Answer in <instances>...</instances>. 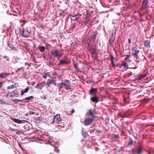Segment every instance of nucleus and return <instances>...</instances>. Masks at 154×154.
Wrapping results in <instances>:
<instances>
[{
    "mask_svg": "<svg viewBox=\"0 0 154 154\" xmlns=\"http://www.w3.org/2000/svg\"><path fill=\"white\" fill-rule=\"evenodd\" d=\"M62 119L60 117V115L58 114L56 115L54 117L52 123L54 124H60L61 121Z\"/></svg>",
    "mask_w": 154,
    "mask_h": 154,
    "instance_id": "nucleus-1",
    "label": "nucleus"
},
{
    "mask_svg": "<svg viewBox=\"0 0 154 154\" xmlns=\"http://www.w3.org/2000/svg\"><path fill=\"white\" fill-rule=\"evenodd\" d=\"M131 50L132 51L131 53V55L133 56L136 59H137L138 58V54L140 52V51L135 48H132Z\"/></svg>",
    "mask_w": 154,
    "mask_h": 154,
    "instance_id": "nucleus-2",
    "label": "nucleus"
},
{
    "mask_svg": "<svg viewBox=\"0 0 154 154\" xmlns=\"http://www.w3.org/2000/svg\"><path fill=\"white\" fill-rule=\"evenodd\" d=\"M51 53L55 57L59 59L62 56L61 53L58 50H54L51 52Z\"/></svg>",
    "mask_w": 154,
    "mask_h": 154,
    "instance_id": "nucleus-3",
    "label": "nucleus"
},
{
    "mask_svg": "<svg viewBox=\"0 0 154 154\" xmlns=\"http://www.w3.org/2000/svg\"><path fill=\"white\" fill-rule=\"evenodd\" d=\"M143 149V146L140 143H138L136 147V149H135V153L139 154L142 152Z\"/></svg>",
    "mask_w": 154,
    "mask_h": 154,
    "instance_id": "nucleus-4",
    "label": "nucleus"
},
{
    "mask_svg": "<svg viewBox=\"0 0 154 154\" xmlns=\"http://www.w3.org/2000/svg\"><path fill=\"white\" fill-rule=\"evenodd\" d=\"M31 32V31L29 29H23L22 31V35L24 37L28 38L29 37Z\"/></svg>",
    "mask_w": 154,
    "mask_h": 154,
    "instance_id": "nucleus-5",
    "label": "nucleus"
},
{
    "mask_svg": "<svg viewBox=\"0 0 154 154\" xmlns=\"http://www.w3.org/2000/svg\"><path fill=\"white\" fill-rule=\"evenodd\" d=\"M93 119L92 118H88L85 119L84 121L85 125L88 126L90 125L92 122Z\"/></svg>",
    "mask_w": 154,
    "mask_h": 154,
    "instance_id": "nucleus-6",
    "label": "nucleus"
},
{
    "mask_svg": "<svg viewBox=\"0 0 154 154\" xmlns=\"http://www.w3.org/2000/svg\"><path fill=\"white\" fill-rule=\"evenodd\" d=\"M148 0H143L142 3V6L143 9H146L149 7L148 5Z\"/></svg>",
    "mask_w": 154,
    "mask_h": 154,
    "instance_id": "nucleus-7",
    "label": "nucleus"
},
{
    "mask_svg": "<svg viewBox=\"0 0 154 154\" xmlns=\"http://www.w3.org/2000/svg\"><path fill=\"white\" fill-rule=\"evenodd\" d=\"M46 83L45 82H43L38 83L37 84V87L36 88L40 89H42L45 85Z\"/></svg>",
    "mask_w": 154,
    "mask_h": 154,
    "instance_id": "nucleus-8",
    "label": "nucleus"
},
{
    "mask_svg": "<svg viewBox=\"0 0 154 154\" xmlns=\"http://www.w3.org/2000/svg\"><path fill=\"white\" fill-rule=\"evenodd\" d=\"M8 47L9 48L8 49L10 51L11 50L13 49L15 51H17V47L16 46H14L11 44L8 43Z\"/></svg>",
    "mask_w": 154,
    "mask_h": 154,
    "instance_id": "nucleus-9",
    "label": "nucleus"
},
{
    "mask_svg": "<svg viewBox=\"0 0 154 154\" xmlns=\"http://www.w3.org/2000/svg\"><path fill=\"white\" fill-rule=\"evenodd\" d=\"M88 51L92 54V57H93L96 52L91 45L88 46Z\"/></svg>",
    "mask_w": 154,
    "mask_h": 154,
    "instance_id": "nucleus-10",
    "label": "nucleus"
},
{
    "mask_svg": "<svg viewBox=\"0 0 154 154\" xmlns=\"http://www.w3.org/2000/svg\"><path fill=\"white\" fill-rule=\"evenodd\" d=\"M97 33V31L96 30H95L92 33V34L91 36L89 37V39H94L96 37V35Z\"/></svg>",
    "mask_w": 154,
    "mask_h": 154,
    "instance_id": "nucleus-11",
    "label": "nucleus"
},
{
    "mask_svg": "<svg viewBox=\"0 0 154 154\" xmlns=\"http://www.w3.org/2000/svg\"><path fill=\"white\" fill-rule=\"evenodd\" d=\"M64 57L65 60H60V61L59 63H58V65H65L67 63V60L66 59V58H67V57L66 56H65Z\"/></svg>",
    "mask_w": 154,
    "mask_h": 154,
    "instance_id": "nucleus-12",
    "label": "nucleus"
},
{
    "mask_svg": "<svg viewBox=\"0 0 154 154\" xmlns=\"http://www.w3.org/2000/svg\"><path fill=\"white\" fill-rule=\"evenodd\" d=\"M97 88H92L91 89L89 90V94L91 95H93L97 93Z\"/></svg>",
    "mask_w": 154,
    "mask_h": 154,
    "instance_id": "nucleus-13",
    "label": "nucleus"
},
{
    "mask_svg": "<svg viewBox=\"0 0 154 154\" xmlns=\"http://www.w3.org/2000/svg\"><path fill=\"white\" fill-rule=\"evenodd\" d=\"M88 115L93 117H95V112L94 110L90 109L88 111Z\"/></svg>",
    "mask_w": 154,
    "mask_h": 154,
    "instance_id": "nucleus-14",
    "label": "nucleus"
},
{
    "mask_svg": "<svg viewBox=\"0 0 154 154\" xmlns=\"http://www.w3.org/2000/svg\"><path fill=\"white\" fill-rule=\"evenodd\" d=\"M115 39V37L113 35H112L111 37L109 39V43L110 47L112 46V44Z\"/></svg>",
    "mask_w": 154,
    "mask_h": 154,
    "instance_id": "nucleus-15",
    "label": "nucleus"
},
{
    "mask_svg": "<svg viewBox=\"0 0 154 154\" xmlns=\"http://www.w3.org/2000/svg\"><path fill=\"white\" fill-rule=\"evenodd\" d=\"M82 16V15L81 14L77 13L76 14H75V18H72L70 17L71 19L72 20H73V21L77 20L79 17Z\"/></svg>",
    "mask_w": 154,
    "mask_h": 154,
    "instance_id": "nucleus-16",
    "label": "nucleus"
},
{
    "mask_svg": "<svg viewBox=\"0 0 154 154\" xmlns=\"http://www.w3.org/2000/svg\"><path fill=\"white\" fill-rule=\"evenodd\" d=\"M46 49H47V47L44 46L39 45L38 46V49L42 52H44Z\"/></svg>",
    "mask_w": 154,
    "mask_h": 154,
    "instance_id": "nucleus-17",
    "label": "nucleus"
},
{
    "mask_svg": "<svg viewBox=\"0 0 154 154\" xmlns=\"http://www.w3.org/2000/svg\"><path fill=\"white\" fill-rule=\"evenodd\" d=\"M29 90V87L27 86L25 90H22L21 91V95H23L25 93H27Z\"/></svg>",
    "mask_w": 154,
    "mask_h": 154,
    "instance_id": "nucleus-18",
    "label": "nucleus"
},
{
    "mask_svg": "<svg viewBox=\"0 0 154 154\" xmlns=\"http://www.w3.org/2000/svg\"><path fill=\"white\" fill-rule=\"evenodd\" d=\"M19 93H20L17 91H13L11 93V96L14 97L15 95H19Z\"/></svg>",
    "mask_w": 154,
    "mask_h": 154,
    "instance_id": "nucleus-19",
    "label": "nucleus"
},
{
    "mask_svg": "<svg viewBox=\"0 0 154 154\" xmlns=\"http://www.w3.org/2000/svg\"><path fill=\"white\" fill-rule=\"evenodd\" d=\"M11 119L14 122L17 123L18 124H20L22 123V121L18 119H14V118H11Z\"/></svg>",
    "mask_w": 154,
    "mask_h": 154,
    "instance_id": "nucleus-20",
    "label": "nucleus"
},
{
    "mask_svg": "<svg viewBox=\"0 0 154 154\" xmlns=\"http://www.w3.org/2000/svg\"><path fill=\"white\" fill-rule=\"evenodd\" d=\"M64 87L66 89H69V88L70 87V85H69L65 82H63Z\"/></svg>",
    "mask_w": 154,
    "mask_h": 154,
    "instance_id": "nucleus-21",
    "label": "nucleus"
},
{
    "mask_svg": "<svg viewBox=\"0 0 154 154\" xmlns=\"http://www.w3.org/2000/svg\"><path fill=\"white\" fill-rule=\"evenodd\" d=\"M110 60L111 61V64H112V67H113L115 66L114 62H113V56H111V55H110Z\"/></svg>",
    "mask_w": 154,
    "mask_h": 154,
    "instance_id": "nucleus-22",
    "label": "nucleus"
},
{
    "mask_svg": "<svg viewBox=\"0 0 154 154\" xmlns=\"http://www.w3.org/2000/svg\"><path fill=\"white\" fill-rule=\"evenodd\" d=\"M57 86H59V91H62V88L64 87L63 85V82L60 83V84H59Z\"/></svg>",
    "mask_w": 154,
    "mask_h": 154,
    "instance_id": "nucleus-23",
    "label": "nucleus"
},
{
    "mask_svg": "<svg viewBox=\"0 0 154 154\" xmlns=\"http://www.w3.org/2000/svg\"><path fill=\"white\" fill-rule=\"evenodd\" d=\"M122 66H123L124 67L127 69L128 68V65L127 64V63L126 62H123L121 64V66H119V67L121 68Z\"/></svg>",
    "mask_w": 154,
    "mask_h": 154,
    "instance_id": "nucleus-24",
    "label": "nucleus"
},
{
    "mask_svg": "<svg viewBox=\"0 0 154 154\" xmlns=\"http://www.w3.org/2000/svg\"><path fill=\"white\" fill-rule=\"evenodd\" d=\"M133 141L132 139L130 138L129 139V142L128 143V145L129 146H131L133 143Z\"/></svg>",
    "mask_w": 154,
    "mask_h": 154,
    "instance_id": "nucleus-25",
    "label": "nucleus"
},
{
    "mask_svg": "<svg viewBox=\"0 0 154 154\" xmlns=\"http://www.w3.org/2000/svg\"><path fill=\"white\" fill-rule=\"evenodd\" d=\"M145 46L146 48H149L150 47V44L147 40H145L144 43Z\"/></svg>",
    "mask_w": 154,
    "mask_h": 154,
    "instance_id": "nucleus-26",
    "label": "nucleus"
},
{
    "mask_svg": "<svg viewBox=\"0 0 154 154\" xmlns=\"http://www.w3.org/2000/svg\"><path fill=\"white\" fill-rule=\"evenodd\" d=\"M91 16V12L90 11L88 10L87 11V13L86 15V17L88 18H90Z\"/></svg>",
    "mask_w": 154,
    "mask_h": 154,
    "instance_id": "nucleus-27",
    "label": "nucleus"
},
{
    "mask_svg": "<svg viewBox=\"0 0 154 154\" xmlns=\"http://www.w3.org/2000/svg\"><path fill=\"white\" fill-rule=\"evenodd\" d=\"M34 99V97L32 96H30L29 97H26V98L25 99H24L26 100L27 101H29L30 100L32 99Z\"/></svg>",
    "mask_w": 154,
    "mask_h": 154,
    "instance_id": "nucleus-28",
    "label": "nucleus"
},
{
    "mask_svg": "<svg viewBox=\"0 0 154 154\" xmlns=\"http://www.w3.org/2000/svg\"><path fill=\"white\" fill-rule=\"evenodd\" d=\"M146 76V74L141 75L138 77L136 79H138L139 80H140L141 79H143Z\"/></svg>",
    "mask_w": 154,
    "mask_h": 154,
    "instance_id": "nucleus-29",
    "label": "nucleus"
},
{
    "mask_svg": "<svg viewBox=\"0 0 154 154\" xmlns=\"http://www.w3.org/2000/svg\"><path fill=\"white\" fill-rule=\"evenodd\" d=\"M91 100H92L93 102H95V103H97L99 101V99L98 98H91Z\"/></svg>",
    "mask_w": 154,
    "mask_h": 154,
    "instance_id": "nucleus-30",
    "label": "nucleus"
},
{
    "mask_svg": "<svg viewBox=\"0 0 154 154\" xmlns=\"http://www.w3.org/2000/svg\"><path fill=\"white\" fill-rule=\"evenodd\" d=\"M1 75H2V78H4L9 75V74L5 72L1 73Z\"/></svg>",
    "mask_w": 154,
    "mask_h": 154,
    "instance_id": "nucleus-31",
    "label": "nucleus"
},
{
    "mask_svg": "<svg viewBox=\"0 0 154 154\" xmlns=\"http://www.w3.org/2000/svg\"><path fill=\"white\" fill-rule=\"evenodd\" d=\"M82 134L83 136L85 137H87L88 136V134L86 132L84 131L83 130H82Z\"/></svg>",
    "mask_w": 154,
    "mask_h": 154,
    "instance_id": "nucleus-32",
    "label": "nucleus"
},
{
    "mask_svg": "<svg viewBox=\"0 0 154 154\" xmlns=\"http://www.w3.org/2000/svg\"><path fill=\"white\" fill-rule=\"evenodd\" d=\"M52 75L53 76V78H54V79H55L56 78V76L57 75V74L56 72H52Z\"/></svg>",
    "mask_w": 154,
    "mask_h": 154,
    "instance_id": "nucleus-33",
    "label": "nucleus"
},
{
    "mask_svg": "<svg viewBox=\"0 0 154 154\" xmlns=\"http://www.w3.org/2000/svg\"><path fill=\"white\" fill-rule=\"evenodd\" d=\"M90 20L89 18H87V17H85V21L84 22V24L85 25H87V24L88 23L89 21Z\"/></svg>",
    "mask_w": 154,
    "mask_h": 154,
    "instance_id": "nucleus-34",
    "label": "nucleus"
},
{
    "mask_svg": "<svg viewBox=\"0 0 154 154\" xmlns=\"http://www.w3.org/2000/svg\"><path fill=\"white\" fill-rule=\"evenodd\" d=\"M29 113L30 114L33 115L35 114V110L33 109H32L31 110H30L29 111Z\"/></svg>",
    "mask_w": 154,
    "mask_h": 154,
    "instance_id": "nucleus-35",
    "label": "nucleus"
},
{
    "mask_svg": "<svg viewBox=\"0 0 154 154\" xmlns=\"http://www.w3.org/2000/svg\"><path fill=\"white\" fill-rule=\"evenodd\" d=\"M24 100H21L20 99H15L14 100H13V102H18L19 101L23 102V101Z\"/></svg>",
    "mask_w": 154,
    "mask_h": 154,
    "instance_id": "nucleus-36",
    "label": "nucleus"
},
{
    "mask_svg": "<svg viewBox=\"0 0 154 154\" xmlns=\"http://www.w3.org/2000/svg\"><path fill=\"white\" fill-rule=\"evenodd\" d=\"M64 81H65V82H66V83L69 85H71V82L69 80H65Z\"/></svg>",
    "mask_w": 154,
    "mask_h": 154,
    "instance_id": "nucleus-37",
    "label": "nucleus"
},
{
    "mask_svg": "<svg viewBox=\"0 0 154 154\" xmlns=\"http://www.w3.org/2000/svg\"><path fill=\"white\" fill-rule=\"evenodd\" d=\"M52 80H50V79H48V80L47 82V84H48L49 85L51 84H52Z\"/></svg>",
    "mask_w": 154,
    "mask_h": 154,
    "instance_id": "nucleus-38",
    "label": "nucleus"
},
{
    "mask_svg": "<svg viewBox=\"0 0 154 154\" xmlns=\"http://www.w3.org/2000/svg\"><path fill=\"white\" fill-rule=\"evenodd\" d=\"M14 87V85H11L10 86H9L8 87V89H11V88H13Z\"/></svg>",
    "mask_w": 154,
    "mask_h": 154,
    "instance_id": "nucleus-39",
    "label": "nucleus"
},
{
    "mask_svg": "<svg viewBox=\"0 0 154 154\" xmlns=\"http://www.w3.org/2000/svg\"><path fill=\"white\" fill-rule=\"evenodd\" d=\"M131 57V55L130 54H128L126 55V57L125 58V60H127L129 57Z\"/></svg>",
    "mask_w": 154,
    "mask_h": 154,
    "instance_id": "nucleus-40",
    "label": "nucleus"
},
{
    "mask_svg": "<svg viewBox=\"0 0 154 154\" xmlns=\"http://www.w3.org/2000/svg\"><path fill=\"white\" fill-rule=\"evenodd\" d=\"M114 137L115 139H117V138H119V136L118 135H116V134L114 135Z\"/></svg>",
    "mask_w": 154,
    "mask_h": 154,
    "instance_id": "nucleus-41",
    "label": "nucleus"
},
{
    "mask_svg": "<svg viewBox=\"0 0 154 154\" xmlns=\"http://www.w3.org/2000/svg\"><path fill=\"white\" fill-rule=\"evenodd\" d=\"M52 84H53L55 86H57V84L56 83L54 80H52Z\"/></svg>",
    "mask_w": 154,
    "mask_h": 154,
    "instance_id": "nucleus-42",
    "label": "nucleus"
},
{
    "mask_svg": "<svg viewBox=\"0 0 154 154\" xmlns=\"http://www.w3.org/2000/svg\"><path fill=\"white\" fill-rule=\"evenodd\" d=\"M45 74L47 76H48L49 77H50L51 76V75L50 72H48L45 73Z\"/></svg>",
    "mask_w": 154,
    "mask_h": 154,
    "instance_id": "nucleus-43",
    "label": "nucleus"
},
{
    "mask_svg": "<svg viewBox=\"0 0 154 154\" xmlns=\"http://www.w3.org/2000/svg\"><path fill=\"white\" fill-rule=\"evenodd\" d=\"M97 93L94 94V96L92 97V98H98L97 96Z\"/></svg>",
    "mask_w": 154,
    "mask_h": 154,
    "instance_id": "nucleus-44",
    "label": "nucleus"
},
{
    "mask_svg": "<svg viewBox=\"0 0 154 154\" xmlns=\"http://www.w3.org/2000/svg\"><path fill=\"white\" fill-rule=\"evenodd\" d=\"M55 151H56L58 153L59 152L60 150L57 148H55L54 149Z\"/></svg>",
    "mask_w": 154,
    "mask_h": 154,
    "instance_id": "nucleus-45",
    "label": "nucleus"
},
{
    "mask_svg": "<svg viewBox=\"0 0 154 154\" xmlns=\"http://www.w3.org/2000/svg\"><path fill=\"white\" fill-rule=\"evenodd\" d=\"M128 44H131V40L130 38L128 39Z\"/></svg>",
    "mask_w": 154,
    "mask_h": 154,
    "instance_id": "nucleus-46",
    "label": "nucleus"
},
{
    "mask_svg": "<svg viewBox=\"0 0 154 154\" xmlns=\"http://www.w3.org/2000/svg\"><path fill=\"white\" fill-rule=\"evenodd\" d=\"M74 66L75 67V69H76V70H77L78 69V68L77 66V65L76 64H75L74 65Z\"/></svg>",
    "mask_w": 154,
    "mask_h": 154,
    "instance_id": "nucleus-47",
    "label": "nucleus"
},
{
    "mask_svg": "<svg viewBox=\"0 0 154 154\" xmlns=\"http://www.w3.org/2000/svg\"><path fill=\"white\" fill-rule=\"evenodd\" d=\"M23 68V67H21V68H18L17 69V70L16 71V73H17V72H18L19 71H20V70H21V69Z\"/></svg>",
    "mask_w": 154,
    "mask_h": 154,
    "instance_id": "nucleus-48",
    "label": "nucleus"
},
{
    "mask_svg": "<svg viewBox=\"0 0 154 154\" xmlns=\"http://www.w3.org/2000/svg\"><path fill=\"white\" fill-rule=\"evenodd\" d=\"M102 133V131L100 130H97L96 131V133Z\"/></svg>",
    "mask_w": 154,
    "mask_h": 154,
    "instance_id": "nucleus-49",
    "label": "nucleus"
},
{
    "mask_svg": "<svg viewBox=\"0 0 154 154\" xmlns=\"http://www.w3.org/2000/svg\"><path fill=\"white\" fill-rule=\"evenodd\" d=\"M106 122H109V121L110 119L109 118V117H107L106 118Z\"/></svg>",
    "mask_w": 154,
    "mask_h": 154,
    "instance_id": "nucleus-50",
    "label": "nucleus"
},
{
    "mask_svg": "<svg viewBox=\"0 0 154 154\" xmlns=\"http://www.w3.org/2000/svg\"><path fill=\"white\" fill-rule=\"evenodd\" d=\"M25 65H28V66H31V65L29 64V63L26 62V63H25Z\"/></svg>",
    "mask_w": 154,
    "mask_h": 154,
    "instance_id": "nucleus-51",
    "label": "nucleus"
},
{
    "mask_svg": "<svg viewBox=\"0 0 154 154\" xmlns=\"http://www.w3.org/2000/svg\"><path fill=\"white\" fill-rule=\"evenodd\" d=\"M3 85V83L0 82V88L2 87Z\"/></svg>",
    "mask_w": 154,
    "mask_h": 154,
    "instance_id": "nucleus-52",
    "label": "nucleus"
},
{
    "mask_svg": "<svg viewBox=\"0 0 154 154\" xmlns=\"http://www.w3.org/2000/svg\"><path fill=\"white\" fill-rule=\"evenodd\" d=\"M70 16L71 17H73L72 18H75V15H70Z\"/></svg>",
    "mask_w": 154,
    "mask_h": 154,
    "instance_id": "nucleus-53",
    "label": "nucleus"
},
{
    "mask_svg": "<svg viewBox=\"0 0 154 154\" xmlns=\"http://www.w3.org/2000/svg\"><path fill=\"white\" fill-rule=\"evenodd\" d=\"M43 79H46L47 78V76L45 74V75H44L43 76Z\"/></svg>",
    "mask_w": 154,
    "mask_h": 154,
    "instance_id": "nucleus-54",
    "label": "nucleus"
},
{
    "mask_svg": "<svg viewBox=\"0 0 154 154\" xmlns=\"http://www.w3.org/2000/svg\"><path fill=\"white\" fill-rule=\"evenodd\" d=\"M132 72H131L129 73H128V75H129L131 76L132 75Z\"/></svg>",
    "mask_w": 154,
    "mask_h": 154,
    "instance_id": "nucleus-55",
    "label": "nucleus"
},
{
    "mask_svg": "<svg viewBox=\"0 0 154 154\" xmlns=\"http://www.w3.org/2000/svg\"><path fill=\"white\" fill-rule=\"evenodd\" d=\"M72 112L71 113V114L75 112V110H74L73 109H72Z\"/></svg>",
    "mask_w": 154,
    "mask_h": 154,
    "instance_id": "nucleus-56",
    "label": "nucleus"
},
{
    "mask_svg": "<svg viewBox=\"0 0 154 154\" xmlns=\"http://www.w3.org/2000/svg\"><path fill=\"white\" fill-rule=\"evenodd\" d=\"M37 120H40V117H37Z\"/></svg>",
    "mask_w": 154,
    "mask_h": 154,
    "instance_id": "nucleus-57",
    "label": "nucleus"
},
{
    "mask_svg": "<svg viewBox=\"0 0 154 154\" xmlns=\"http://www.w3.org/2000/svg\"><path fill=\"white\" fill-rule=\"evenodd\" d=\"M52 143L51 142H49L48 143V144H50L52 146H53V145H52L51 143Z\"/></svg>",
    "mask_w": 154,
    "mask_h": 154,
    "instance_id": "nucleus-58",
    "label": "nucleus"
},
{
    "mask_svg": "<svg viewBox=\"0 0 154 154\" xmlns=\"http://www.w3.org/2000/svg\"><path fill=\"white\" fill-rule=\"evenodd\" d=\"M16 85H17V84L15 83L14 84V86L15 87H16L17 86H16Z\"/></svg>",
    "mask_w": 154,
    "mask_h": 154,
    "instance_id": "nucleus-59",
    "label": "nucleus"
},
{
    "mask_svg": "<svg viewBox=\"0 0 154 154\" xmlns=\"http://www.w3.org/2000/svg\"><path fill=\"white\" fill-rule=\"evenodd\" d=\"M2 75H1V73L0 74V78H2Z\"/></svg>",
    "mask_w": 154,
    "mask_h": 154,
    "instance_id": "nucleus-60",
    "label": "nucleus"
},
{
    "mask_svg": "<svg viewBox=\"0 0 154 154\" xmlns=\"http://www.w3.org/2000/svg\"><path fill=\"white\" fill-rule=\"evenodd\" d=\"M48 85V86L49 87L50 86V85H49L48 84H47Z\"/></svg>",
    "mask_w": 154,
    "mask_h": 154,
    "instance_id": "nucleus-61",
    "label": "nucleus"
},
{
    "mask_svg": "<svg viewBox=\"0 0 154 154\" xmlns=\"http://www.w3.org/2000/svg\"><path fill=\"white\" fill-rule=\"evenodd\" d=\"M7 56H5L4 57V58H7Z\"/></svg>",
    "mask_w": 154,
    "mask_h": 154,
    "instance_id": "nucleus-62",
    "label": "nucleus"
},
{
    "mask_svg": "<svg viewBox=\"0 0 154 154\" xmlns=\"http://www.w3.org/2000/svg\"><path fill=\"white\" fill-rule=\"evenodd\" d=\"M134 69H136L137 68V67H134Z\"/></svg>",
    "mask_w": 154,
    "mask_h": 154,
    "instance_id": "nucleus-63",
    "label": "nucleus"
},
{
    "mask_svg": "<svg viewBox=\"0 0 154 154\" xmlns=\"http://www.w3.org/2000/svg\"><path fill=\"white\" fill-rule=\"evenodd\" d=\"M51 0V2H53L54 1V0Z\"/></svg>",
    "mask_w": 154,
    "mask_h": 154,
    "instance_id": "nucleus-64",
    "label": "nucleus"
}]
</instances>
